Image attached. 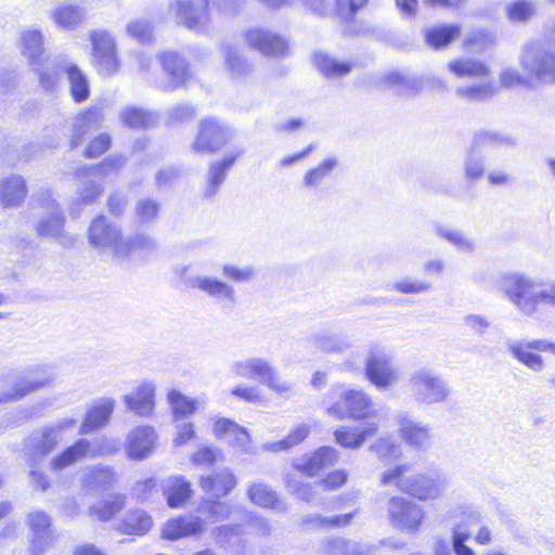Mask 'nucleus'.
Wrapping results in <instances>:
<instances>
[{
  "label": "nucleus",
  "mask_w": 555,
  "mask_h": 555,
  "mask_svg": "<svg viewBox=\"0 0 555 555\" xmlns=\"http://www.w3.org/2000/svg\"><path fill=\"white\" fill-rule=\"evenodd\" d=\"M485 144L513 145L515 140L504 133L485 131L475 138V146L469 152L465 162V176L469 179H478L482 176L485 166L482 159L477 155L476 149Z\"/></svg>",
  "instance_id": "obj_22"
},
{
  "label": "nucleus",
  "mask_w": 555,
  "mask_h": 555,
  "mask_svg": "<svg viewBox=\"0 0 555 555\" xmlns=\"http://www.w3.org/2000/svg\"><path fill=\"white\" fill-rule=\"evenodd\" d=\"M437 234L442 238L447 240L460 251L470 254L476 248L473 240H470L467 235H465L463 232L459 230L438 227Z\"/></svg>",
  "instance_id": "obj_54"
},
{
  "label": "nucleus",
  "mask_w": 555,
  "mask_h": 555,
  "mask_svg": "<svg viewBox=\"0 0 555 555\" xmlns=\"http://www.w3.org/2000/svg\"><path fill=\"white\" fill-rule=\"evenodd\" d=\"M36 201L40 209V216L35 224L37 235L54 238L62 244L72 242V237L64 229L65 215L52 193L43 190L36 196Z\"/></svg>",
  "instance_id": "obj_5"
},
{
  "label": "nucleus",
  "mask_w": 555,
  "mask_h": 555,
  "mask_svg": "<svg viewBox=\"0 0 555 555\" xmlns=\"http://www.w3.org/2000/svg\"><path fill=\"white\" fill-rule=\"evenodd\" d=\"M461 28L457 25L435 26L426 31V41L435 49L448 46L460 36Z\"/></svg>",
  "instance_id": "obj_47"
},
{
  "label": "nucleus",
  "mask_w": 555,
  "mask_h": 555,
  "mask_svg": "<svg viewBox=\"0 0 555 555\" xmlns=\"http://www.w3.org/2000/svg\"><path fill=\"white\" fill-rule=\"evenodd\" d=\"M505 297L524 314L534 315L541 306H555V283H545L522 272H509L502 276Z\"/></svg>",
  "instance_id": "obj_1"
},
{
  "label": "nucleus",
  "mask_w": 555,
  "mask_h": 555,
  "mask_svg": "<svg viewBox=\"0 0 555 555\" xmlns=\"http://www.w3.org/2000/svg\"><path fill=\"white\" fill-rule=\"evenodd\" d=\"M28 194L24 177L9 175L0 180V204L4 208H18Z\"/></svg>",
  "instance_id": "obj_28"
},
{
  "label": "nucleus",
  "mask_w": 555,
  "mask_h": 555,
  "mask_svg": "<svg viewBox=\"0 0 555 555\" xmlns=\"http://www.w3.org/2000/svg\"><path fill=\"white\" fill-rule=\"evenodd\" d=\"M388 514L393 526L410 532H416L425 518V511L420 504L401 496L389 501Z\"/></svg>",
  "instance_id": "obj_17"
},
{
  "label": "nucleus",
  "mask_w": 555,
  "mask_h": 555,
  "mask_svg": "<svg viewBox=\"0 0 555 555\" xmlns=\"http://www.w3.org/2000/svg\"><path fill=\"white\" fill-rule=\"evenodd\" d=\"M118 480L113 467L96 465L87 467L81 477V483L87 492H103L111 489Z\"/></svg>",
  "instance_id": "obj_29"
},
{
  "label": "nucleus",
  "mask_w": 555,
  "mask_h": 555,
  "mask_svg": "<svg viewBox=\"0 0 555 555\" xmlns=\"http://www.w3.org/2000/svg\"><path fill=\"white\" fill-rule=\"evenodd\" d=\"M51 18L62 30H75L87 21V9L75 3H65L51 11Z\"/></svg>",
  "instance_id": "obj_30"
},
{
  "label": "nucleus",
  "mask_w": 555,
  "mask_h": 555,
  "mask_svg": "<svg viewBox=\"0 0 555 555\" xmlns=\"http://www.w3.org/2000/svg\"><path fill=\"white\" fill-rule=\"evenodd\" d=\"M20 49L31 64H36L43 53V36L40 30L28 28L21 33Z\"/></svg>",
  "instance_id": "obj_43"
},
{
  "label": "nucleus",
  "mask_w": 555,
  "mask_h": 555,
  "mask_svg": "<svg viewBox=\"0 0 555 555\" xmlns=\"http://www.w3.org/2000/svg\"><path fill=\"white\" fill-rule=\"evenodd\" d=\"M236 483L235 476L228 468L217 470L212 475L203 478L201 481L202 489L210 493L211 498L216 499L230 493Z\"/></svg>",
  "instance_id": "obj_38"
},
{
  "label": "nucleus",
  "mask_w": 555,
  "mask_h": 555,
  "mask_svg": "<svg viewBox=\"0 0 555 555\" xmlns=\"http://www.w3.org/2000/svg\"><path fill=\"white\" fill-rule=\"evenodd\" d=\"M313 64L318 70L327 78H338L350 73L353 63L339 60L333 55L317 52L313 55Z\"/></svg>",
  "instance_id": "obj_40"
},
{
  "label": "nucleus",
  "mask_w": 555,
  "mask_h": 555,
  "mask_svg": "<svg viewBox=\"0 0 555 555\" xmlns=\"http://www.w3.org/2000/svg\"><path fill=\"white\" fill-rule=\"evenodd\" d=\"M212 535L218 544L234 546L241 541L242 526H220L212 531Z\"/></svg>",
  "instance_id": "obj_60"
},
{
  "label": "nucleus",
  "mask_w": 555,
  "mask_h": 555,
  "mask_svg": "<svg viewBox=\"0 0 555 555\" xmlns=\"http://www.w3.org/2000/svg\"><path fill=\"white\" fill-rule=\"evenodd\" d=\"M212 430L217 438L243 452H249L251 442L249 433L235 422L229 418H218L214 423Z\"/></svg>",
  "instance_id": "obj_25"
},
{
  "label": "nucleus",
  "mask_w": 555,
  "mask_h": 555,
  "mask_svg": "<svg viewBox=\"0 0 555 555\" xmlns=\"http://www.w3.org/2000/svg\"><path fill=\"white\" fill-rule=\"evenodd\" d=\"M116 401L104 397L96 400L86 414L79 429V434L86 435L105 427L115 410Z\"/></svg>",
  "instance_id": "obj_27"
},
{
  "label": "nucleus",
  "mask_w": 555,
  "mask_h": 555,
  "mask_svg": "<svg viewBox=\"0 0 555 555\" xmlns=\"http://www.w3.org/2000/svg\"><path fill=\"white\" fill-rule=\"evenodd\" d=\"M244 37L246 43L261 54L268 56H283L287 52V41L268 28H250L245 33Z\"/></svg>",
  "instance_id": "obj_21"
},
{
  "label": "nucleus",
  "mask_w": 555,
  "mask_h": 555,
  "mask_svg": "<svg viewBox=\"0 0 555 555\" xmlns=\"http://www.w3.org/2000/svg\"><path fill=\"white\" fill-rule=\"evenodd\" d=\"M379 430L377 423H364L360 426H340L334 431L336 443L346 449H359L369 438Z\"/></svg>",
  "instance_id": "obj_24"
},
{
  "label": "nucleus",
  "mask_w": 555,
  "mask_h": 555,
  "mask_svg": "<svg viewBox=\"0 0 555 555\" xmlns=\"http://www.w3.org/2000/svg\"><path fill=\"white\" fill-rule=\"evenodd\" d=\"M60 67L65 73L69 93L76 103H82L90 96V83L87 75L73 62H63Z\"/></svg>",
  "instance_id": "obj_32"
},
{
  "label": "nucleus",
  "mask_w": 555,
  "mask_h": 555,
  "mask_svg": "<svg viewBox=\"0 0 555 555\" xmlns=\"http://www.w3.org/2000/svg\"><path fill=\"white\" fill-rule=\"evenodd\" d=\"M54 379L50 366L37 365L14 379L8 389L0 391V403L21 400L31 392L51 386Z\"/></svg>",
  "instance_id": "obj_11"
},
{
  "label": "nucleus",
  "mask_w": 555,
  "mask_h": 555,
  "mask_svg": "<svg viewBox=\"0 0 555 555\" xmlns=\"http://www.w3.org/2000/svg\"><path fill=\"white\" fill-rule=\"evenodd\" d=\"M495 86L491 82L461 87L457 89L459 96L469 101H483L495 93Z\"/></svg>",
  "instance_id": "obj_59"
},
{
  "label": "nucleus",
  "mask_w": 555,
  "mask_h": 555,
  "mask_svg": "<svg viewBox=\"0 0 555 555\" xmlns=\"http://www.w3.org/2000/svg\"><path fill=\"white\" fill-rule=\"evenodd\" d=\"M206 522L197 516L177 517L167 520L163 526V538L179 540L197 537L205 531Z\"/></svg>",
  "instance_id": "obj_26"
},
{
  "label": "nucleus",
  "mask_w": 555,
  "mask_h": 555,
  "mask_svg": "<svg viewBox=\"0 0 555 555\" xmlns=\"http://www.w3.org/2000/svg\"><path fill=\"white\" fill-rule=\"evenodd\" d=\"M246 493L248 500L260 507L272 508L278 512L287 511L286 503L280 500L276 493L266 483H251L247 487Z\"/></svg>",
  "instance_id": "obj_37"
},
{
  "label": "nucleus",
  "mask_w": 555,
  "mask_h": 555,
  "mask_svg": "<svg viewBox=\"0 0 555 555\" xmlns=\"http://www.w3.org/2000/svg\"><path fill=\"white\" fill-rule=\"evenodd\" d=\"M339 452L332 447H322L317 450L306 463L296 464V468L308 476H315L321 470L338 462Z\"/></svg>",
  "instance_id": "obj_39"
},
{
  "label": "nucleus",
  "mask_w": 555,
  "mask_h": 555,
  "mask_svg": "<svg viewBox=\"0 0 555 555\" xmlns=\"http://www.w3.org/2000/svg\"><path fill=\"white\" fill-rule=\"evenodd\" d=\"M126 164V158L120 156H109L103 163L95 166H79L74 176L80 181L81 186L78 191V201L81 204H92L102 193V184L112 170L121 168Z\"/></svg>",
  "instance_id": "obj_8"
},
{
  "label": "nucleus",
  "mask_w": 555,
  "mask_h": 555,
  "mask_svg": "<svg viewBox=\"0 0 555 555\" xmlns=\"http://www.w3.org/2000/svg\"><path fill=\"white\" fill-rule=\"evenodd\" d=\"M168 81L163 86L165 90H173L183 86L190 78L189 65L186 60L172 51H165L158 55Z\"/></svg>",
  "instance_id": "obj_23"
},
{
  "label": "nucleus",
  "mask_w": 555,
  "mask_h": 555,
  "mask_svg": "<svg viewBox=\"0 0 555 555\" xmlns=\"http://www.w3.org/2000/svg\"><path fill=\"white\" fill-rule=\"evenodd\" d=\"M512 356L521 364L533 372H542L545 367L544 360L540 354L533 353L525 343H515L508 347Z\"/></svg>",
  "instance_id": "obj_46"
},
{
  "label": "nucleus",
  "mask_w": 555,
  "mask_h": 555,
  "mask_svg": "<svg viewBox=\"0 0 555 555\" xmlns=\"http://www.w3.org/2000/svg\"><path fill=\"white\" fill-rule=\"evenodd\" d=\"M223 68L234 80L249 76L253 72V64L242 54L241 50L232 44L223 47Z\"/></svg>",
  "instance_id": "obj_36"
},
{
  "label": "nucleus",
  "mask_w": 555,
  "mask_h": 555,
  "mask_svg": "<svg viewBox=\"0 0 555 555\" xmlns=\"http://www.w3.org/2000/svg\"><path fill=\"white\" fill-rule=\"evenodd\" d=\"M310 343L312 347L324 353L343 352L351 347V343L347 337L338 335H315Z\"/></svg>",
  "instance_id": "obj_50"
},
{
  "label": "nucleus",
  "mask_w": 555,
  "mask_h": 555,
  "mask_svg": "<svg viewBox=\"0 0 555 555\" xmlns=\"http://www.w3.org/2000/svg\"><path fill=\"white\" fill-rule=\"evenodd\" d=\"M124 237L121 229L103 215L94 217L88 228L89 244L101 253L113 251L118 258H125L128 248Z\"/></svg>",
  "instance_id": "obj_9"
},
{
  "label": "nucleus",
  "mask_w": 555,
  "mask_h": 555,
  "mask_svg": "<svg viewBox=\"0 0 555 555\" xmlns=\"http://www.w3.org/2000/svg\"><path fill=\"white\" fill-rule=\"evenodd\" d=\"M243 154V150L231 152L222 159L210 165L207 172V185L204 190V196L210 198L219 191L220 185L225 179V171L234 164L235 159Z\"/></svg>",
  "instance_id": "obj_35"
},
{
  "label": "nucleus",
  "mask_w": 555,
  "mask_h": 555,
  "mask_svg": "<svg viewBox=\"0 0 555 555\" xmlns=\"http://www.w3.org/2000/svg\"><path fill=\"white\" fill-rule=\"evenodd\" d=\"M353 516V513H348L328 518L313 514L305 516L302 524L310 525L313 528H341L349 525Z\"/></svg>",
  "instance_id": "obj_53"
},
{
  "label": "nucleus",
  "mask_w": 555,
  "mask_h": 555,
  "mask_svg": "<svg viewBox=\"0 0 555 555\" xmlns=\"http://www.w3.org/2000/svg\"><path fill=\"white\" fill-rule=\"evenodd\" d=\"M127 251L125 257L131 254H138L139 256H146L156 250L158 244L154 237L144 233H137L130 237H124Z\"/></svg>",
  "instance_id": "obj_51"
},
{
  "label": "nucleus",
  "mask_w": 555,
  "mask_h": 555,
  "mask_svg": "<svg viewBox=\"0 0 555 555\" xmlns=\"http://www.w3.org/2000/svg\"><path fill=\"white\" fill-rule=\"evenodd\" d=\"M102 121L103 115L98 107H89L79 113L73 124L70 146L77 147L91 130L101 126Z\"/></svg>",
  "instance_id": "obj_33"
},
{
  "label": "nucleus",
  "mask_w": 555,
  "mask_h": 555,
  "mask_svg": "<svg viewBox=\"0 0 555 555\" xmlns=\"http://www.w3.org/2000/svg\"><path fill=\"white\" fill-rule=\"evenodd\" d=\"M170 10L180 24L195 31L204 30L211 21L209 0H175Z\"/></svg>",
  "instance_id": "obj_16"
},
{
  "label": "nucleus",
  "mask_w": 555,
  "mask_h": 555,
  "mask_svg": "<svg viewBox=\"0 0 555 555\" xmlns=\"http://www.w3.org/2000/svg\"><path fill=\"white\" fill-rule=\"evenodd\" d=\"M92 44V64L101 76H113L120 68L116 39L106 29H94L88 33Z\"/></svg>",
  "instance_id": "obj_10"
},
{
  "label": "nucleus",
  "mask_w": 555,
  "mask_h": 555,
  "mask_svg": "<svg viewBox=\"0 0 555 555\" xmlns=\"http://www.w3.org/2000/svg\"><path fill=\"white\" fill-rule=\"evenodd\" d=\"M447 518L454 521L451 530L454 553L456 555H476L465 542L470 538L469 525L478 520L477 513L470 506L461 504L450 508Z\"/></svg>",
  "instance_id": "obj_14"
},
{
  "label": "nucleus",
  "mask_w": 555,
  "mask_h": 555,
  "mask_svg": "<svg viewBox=\"0 0 555 555\" xmlns=\"http://www.w3.org/2000/svg\"><path fill=\"white\" fill-rule=\"evenodd\" d=\"M90 452V440L79 439L51 461V468L63 469L68 467L82 459L91 457Z\"/></svg>",
  "instance_id": "obj_42"
},
{
  "label": "nucleus",
  "mask_w": 555,
  "mask_h": 555,
  "mask_svg": "<svg viewBox=\"0 0 555 555\" xmlns=\"http://www.w3.org/2000/svg\"><path fill=\"white\" fill-rule=\"evenodd\" d=\"M29 527L30 555H42L52 543L51 519L41 509H34L27 515Z\"/></svg>",
  "instance_id": "obj_20"
},
{
  "label": "nucleus",
  "mask_w": 555,
  "mask_h": 555,
  "mask_svg": "<svg viewBox=\"0 0 555 555\" xmlns=\"http://www.w3.org/2000/svg\"><path fill=\"white\" fill-rule=\"evenodd\" d=\"M500 81L506 88H514L518 86H526L532 88L529 75L525 73L521 75L515 68H505L500 74Z\"/></svg>",
  "instance_id": "obj_63"
},
{
  "label": "nucleus",
  "mask_w": 555,
  "mask_h": 555,
  "mask_svg": "<svg viewBox=\"0 0 555 555\" xmlns=\"http://www.w3.org/2000/svg\"><path fill=\"white\" fill-rule=\"evenodd\" d=\"M365 374L369 380L379 389L392 386L398 379V372L391 356L377 346L369 350Z\"/></svg>",
  "instance_id": "obj_13"
},
{
  "label": "nucleus",
  "mask_w": 555,
  "mask_h": 555,
  "mask_svg": "<svg viewBox=\"0 0 555 555\" xmlns=\"http://www.w3.org/2000/svg\"><path fill=\"white\" fill-rule=\"evenodd\" d=\"M331 395L339 398L336 402H326V414L337 421L343 420H364L372 417L369 411L372 401L369 396L359 389H347L344 386H336L331 390Z\"/></svg>",
  "instance_id": "obj_6"
},
{
  "label": "nucleus",
  "mask_w": 555,
  "mask_h": 555,
  "mask_svg": "<svg viewBox=\"0 0 555 555\" xmlns=\"http://www.w3.org/2000/svg\"><path fill=\"white\" fill-rule=\"evenodd\" d=\"M222 274L235 283H250L257 276V269L254 266L240 267L234 263H224Z\"/></svg>",
  "instance_id": "obj_56"
},
{
  "label": "nucleus",
  "mask_w": 555,
  "mask_h": 555,
  "mask_svg": "<svg viewBox=\"0 0 555 555\" xmlns=\"http://www.w3.org/2000/svg\"><path fill=\"white\" fill-rule=\"evenodd\" d=\"M152 516L144 509H129L116 524V530L128 535H145L153 527Z\"/></svg>",
  "instance_id": "obj_31"
},
{
  "label": "nucleus",
  "mask_w": 555,
  "mask_h": 555,
  "mask_svg": "<svg viewBox=\"0 0 555 555\" xmlns=\"http://www.w3.org/2000/svg\"><path fill=\"white\" fill-rule=\"evenodd\" d=\"M91 457L114 455L119 451V444L116 439L102 437L90 441Z\"/></svg>",
  "instance_id": "obj_61"
},
{
  "label": "nucleus",
  "mask_w": 555,
  "mask_h": 555,
  "mask_svg": "<svg viewBox=\"0 0 555 555\" xmlns=\"http://www.w3.org/2000/svg\"><path fill=\"white\" fill-rule=\"evenodd\" d=\"M520 65L529 75L532 88L555 83V53L551 49L539 43L525 46Z\"/></svg>",
  "instance_id": "obj_7"
},
{
  "label": "nucleus",
  "mask_w": 555,
  "mask_h": 555,
  "mask_svg": "<svg viewBox=\"0 0 555 555\" xmlns=\"http://www.w3.org/2000/svg\"><path fill=\"white\" fill-rule=\"evenodd\" d=\"M186 271L188 267H182L178 274L188 285L198 288L222 307L229 308L236 304V292L231 284L210 275L186 276Z\"/></svg>",
  "instance_id": "obj_12"
},
{
  "label": "nucleus",
  "mask_w": 555,
  "mask_h": 555,
  "mask_svg": "<svg viewBox=\"0 0 555 555\" xmlns=\"http://www.w3.org/2000/svg\"><path fill=\"white\" fill-rule=\"evenodd\" d=\"M230 372L240 378L254 379L270 390L283 395L292 390V384L280 377L270 360L261 357H248L233 361Z\"/></svg>",
  "instance_id": "obj_4"
},
{
  "label": "nucleus",
  "mask_w": 555,
  "mask_h": 555,
  "mask_svg": "<svg viewBox=\"0 0 555 555\" xmlns=\"http://www.w3.org/2000/svg\"><path fill=\"white\" fill-rule=\"evenodd\" d=\"M125 505L126 498L124 495H109L99 505L91 506L89 515L99 521H109L125 507Z\"/></svg>",
  "instance_id": "obj_44"
},
{
  "label": "nucleus",
  "mask_w": 555,
  "mask_h": 555,
  "mask_svg": "<svg viewBox=\"0 0 555 555\" xmlns=\"http://www.w3.org/2000/svg\"><path fill=\"white\" fill-rule=\"evenodd\" d=\"M507 13L512 21H527L534 13V5L530 1L518 0L508 7Z\"/></svg>",
  "instance_id": "obj_64"
},
{
  "label": "nucleus",
  "mask_w": 555,
  "mask_h": 555,
  "mask_svg": "<svg viewBox=\"0 0 555 555\" xmlns=\"http://www.w3.org/2000/svg\"><path fill=\"white\" fill-rule=\"evenodd\" d=\"M431 283L425 280L403 278L392 284V289L404 295L427 293L431 289Z\"/></svg>",
  "instance_id": "obj_58"
},
{
  "label": "nucleus",
  "mask_w": 555,
  "mask_h": 555,
  "mask_svg": "<svg viewBox=\"0 0 555 555\" xmlns=\"http://www.w3.org/2000/svg\"><path fill=\"white\" fill-rule=\"evenodd\" d=\"M76 425V420L72 417H65L60 420L56 424L51 426L44 437L41 447V452L47 453L51 451L61 440V431L67 428H72Z\"/></svg>",
  "instance_id": "obj_57"
},
{
  "label": "nucleus",
  "mask_w": 555,
  "mask_h": 555,
  "mask_svg": "<svg viewBox=\"0 0 555 555\" xmlns=\"http://www.w3.org/2000/svg\"><path fill=\"white\" fill-rule=\"evenodd\" d=\"M157 434L152 426L142 425L132 428L125 440V452L132 461H143L150 457L157 442Z\"/></svg>",
  "instance_id": "obj_19"
},
{
  "label": "nucleus",
  "mask_w": 555,
  "mask_h": 555,
  "mask_svg": "<svg viewBox=\"0 0 555 555\" xmlns=\"http://www.w3.org/2000/svg\"><path fill=\"white\" fill-rule=\"evenodd\" d=\"M396 425L401 440L417 450L429 448L433 429L429 424L418 422L406 412H399L396 415Z\"/></svg>",
  "instance_id": "obj_18"
},
{
  "label": "nucleus",
  "mask_w": 555,
  "mask_h": 555,
  "mask_svg": "<svg viewBox=\"0 0 555 555\" xmlns=\"http://www.w3.org/2000/svg\"><path fill=\"white\" fill-rule=\"evenodd\" d=\"M448 67L457 77H483L489 74L486 64L472 59L451 61Z\"/></svg>",
  "instance_id": "obj_49"
},
{
  "label": "nucleus",
  "mask_w": 555,
  "mask_h": 555,
  "mask_svg": "<svg viewBox=\"0 0 555 555\" xmlns=\"http://www.w3.org/2000/svg\"><path fill=\"white\" fill-rule=\"evenodd\" d=\"M155 387L152 383L141 384L133 392L124 397L129 411L140 416H147L154 409Z\"/></svg>",
  "instance_id": "obj_34"
},
{
  "label": "nucleus",
  "mask_w": 555,
  "mask_h": 555,
  "mask_svg": "<svg viewBox=\"0 0 555 555\" xmlns=\"http://www.w3.org/2000/svg\"><path fill=\"white\" fill-rule=\"evenodd\" d=\"M336 165V158H326L320 165L306 172L302 181L304 185L307 188L319 186L322 183V181L330 176V173L332 172Z\"/></svg>",
  "instance_id": "obj_55"
},
{
  "label": "nucleus",
  "mask_w": 555,
  "mask_h": 555,
  "mask_svg": "<svg viewBox=\"0 0 555 555\" xmlns=\"http://www.w3.org/2000/svg\"><path fill=\"white\" fill-rule=\"evenodd\" d=\"M406 386L414 400L422 405L446 403L452 395L448 380L435 369L428 366L413 371Z\"/></svg>",
  "instance_id": "obj_3"
},
{
  "label": "nucleus",
  "mask_w": 555,
  "mask_h": 555,
  "mask_svg": "<svg viewBox=\"0 0 555 555\" xmlns=\"http://www.w3.org/2000/svg\"><path fill=\"white\" fill-rule=\"evenodd\" d=\"M127 34L140 42H147L152 38V26L144 18L132 20L127 24Z\"/></svg>",
  "instance_id": "obj_62"
},
{
  "label": "nucleus",
  "mask_w": 555,
  "mask_h": 555,
  "mask_svg": "<svg viewBox=\"0 0 555 555\" xmlns=\"http://www.w3.org/2000/svg\"><path fill=\"white\" fill-rule=\"evenodd\" d=\"M164 492L172 508L181 507L192 495L191 483L182 476H172L165 480Z\"/></svg>",
  "instance_id": "obj_41"
},
{
  "label": "nucleus",
  "mask_w": 555,
  "mask_h": 555,
  "mask_svg": "<svg viewBox=\"0 0 555 555\" xmlns=\"http://www.w3.org/2000/svg\"><path fill=\"white\" fill-rule=\"evenodd\" d=\"M232 135L233 131L225 122L216 118H205L199 122L192 146L196 152H216L225 145Z\"/></svg>",
  "instance_id": "obj_15"
},
{
  "label": "nucleus",
  "mask_w": 555,
  "mask_h": 555,
  "mask_svg": "<svg viewBox=\"0 0 555 555\" xmlns=\"http://www.w3.org/2000/svg\"><path fill=\"white\" fill-rule=\"evenodd\" d=\"M406 465H399L383 473V485H396L399 490L420 501L437 500L443 495L448 487V478L440 473L418 474L404 477Z\"/></svg>",
  "instance_id": "obj_2"
},
{
  "label": "nucleus",
  "mask_w": 555,
  "mask_h": 555,
  "mask_svg": "<svg viewBox=\"0 0 555 555\" xmlns=\"http://www.w3.org/2000/svg\"><path fill=\"white\" fill-rule=\"evenodd\" d=\"M162 205L158 201L144 197L140 198L134 206V220L140 225H151L156 222Z\"/></svg>",
  "instance_id": "obj_48"
},
{
  "label": "nucleus",
  "mask_w": 555,
  "mask_h": 555,
  "mask_svg": "<svg viewBox=\"0 0 555 555\" xmlns=\"http://www.w3.org/2000/svg\"><path fill=\"white\" fill-rule=\"evenodd\" d=\"M121 122L135 129H145L156 124L157 117L152 112L138 107H125L120 111Z\"/></svg>",
  "instance_id": "obj_45"
},
{
  "label": "nucleus",
  "mask_w": 555,
  "mask_h": 555,
  "mask_svg": "<svg viewBox=\"0 0 555 555\" xmlns=\"http://www.w3.org/2000/svg\"><path fill=\"white\" fill-rule=\"evenodd\" d=\"M168 399L177 422L193 414L198 408L197 400L190 399L176 390L170 391Z\"/></svg>",
  "instance_id": "obj_52"
}]
</instances>
